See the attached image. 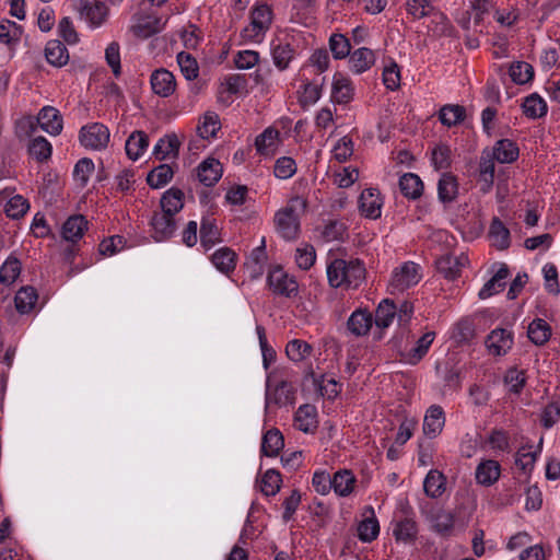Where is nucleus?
<instances>
[{
    "label": "nucleus",
    "instance_id": "obj_23",
    "mask_svg": "<svg viewBox=\"0 0 560 560\" xmlns=\"http://www.w3.org/2000/svg\"><path fill=\"white\" fill-rule=\"evenodd\" d=\"M353 89L351 81L341 73H336L332 82L331 98L338 104H347L351 101Z\"/></svg>",
    "mask_w": 560,
    "mask_h": 560
},
{
    "label": "nucleus",
    "instance_id": "obj_22",
    "mask_svg": "<svg viewBox=\"0 0 560 560\" xmlns=\"http://www.w3.org/2000/svg\"><path fill=\"white\" fill-rule=\"evenodd\" d=\"M399 188L406 198L416 200L422 196L424 185L418 175L406 173L399 179Z\"/></svg>",
    "mask_w": 560,
    "mask_h": 560
},
{
    "label": "nucleus",
    "instance_id": "obj_51",
    "mask_svg": "<svg viewBox=\"0 0 560 560\" xmlns=\"http://www.w3.org/2000/svg\"><path fill=\"white\" fill-rule=\"evenodd\" d=\"M28 154L38 162L48 160L51 155V144L44 138H34L28 144Z\"/></svg>",
    "mask_w": 560,
    "mask_h": 560
},
{
    "label": "nucleus",
    "instance_id": "obj_33",
    "mask_svg": "<svg viewBox=\"0 0 560 560\" xmlns=\"http://www.w3.org/2000/svg\"><path fill=\"white\" fill-rule=\"evenodd\" d=\"M445 485V476L441 471L432 469L428 472L424 479L423 489L428 497L435 499L444 493Z\"/></svg>",
    "mask_w": 560,
    "mask_h": 560
},
{
    "label": "nucleus",
    "instance_id": "obj_58",
    "mask_svg": "<svg viewBox=\"0 0 560 560\" xmlns=\"http://www.w3.org/2000/svg\"><path fill=\"white\" fill-rule=\"evenodd\" d=\"M28 208V201L24 197L16 195L7 202L5 213L11 219H20L24 217Z\"/></svg>",
    "mask_w": 560,
    "mask_h": 560
},
{
    "label": "nucleus",
    "instance_id": "obj_30",
    "mask_svg": "<svg viewBox=\"0 0 560 560\" xmlns=\"http://www.w3.org/2000/svg\"><path fill=\"white\" fill-rule=\"evenodd\" d=\"M375 62L374 52L365 47L354 50L350 55L349 63L355 73H362L369 70Z\"/></svg>",
    "mask_w": 560,
    "mask_h": 560
},
{
    "label": "nucleus",
    "instance_id": "obj_38",
    "mask_svg": "<svg viewBox=\"0 0 560 560\" xmlns=\"http://www.w3.org/2000/svg\"><path fill=\"white\" fill-rule=\"evenodd\" d=\"M435 338L434 331H428L417 340L413 348L406 354L405 360L410 364H417L428 352Z\"/></svg>",
    "mask_w": 560,
    "mask_h": 560
},
{
    "label": "nucleus",
    "instance_id": "obj_56",
    "mask_svg": "<svg viewBox=\"0 0 560 560\" xmlns=\"http://www.w3.org/2000/svg\"><path fill=\"white\" fill-rule=\"evenodd\" d=\"M452 151L446 144H439L432 150V164L435 170H446L452 164Z\"/></svg>",
    "mask_w": 560,
    "mask_h": 560
},
{
    "label": "nucleus",
    "instance_id": "obj_18",
    "mask_svg": "<svg viewBox=\"0 0 560 560\" xmlns=\"http://www.w3.org/2000/svg\"><path fill=\"white\" fill-rule=\"evenodd\" d=\"M373 324V316L368 311L357 310L347 322V327L357 337L365 336Z\"/></svg>",
    "mask_w": 560,
    "mask_h": 560
},
{
    "label": "nucleus",
    "instance_id": "obj_45",
    "mask_svg": "<svg viewBox=\"0 0 560 560\" xmlns=\"http://www.w3.org/2000/svg\"><path fill=\"white\" fill-rule=\"evenodd\" d=\"M21 269V261L14 256H9L0 268V283L12 284L20 276Z\"/></svg>",
    "mask_w": 560,
    "mask_h": 560
},
{
    "label": "nucleus",
    "instance_id": "obj_43",
    "mask_svg": "<svg viewBox=\"0 0 560 560\" xmlns=\"http://www.w3.org/2000/svg\"><path fill=\"white\" fill-rule=\"evenodd\" d=\"M174 172L168 164H160L147 176V183L151 188H160L173 178Z\"/></svg>",
    "mask_w": 560,
    "mask_h": 560
},
{
    "label": "nucleus",
    "instance_id": "obj_42",
    "mask_svg": "<svg viewBox=\"0 0 560 560\" xmlns=\"http://www.w3.org/2000/svg\"><path fill=\"white\" fill-rule=\"evenodd\" d=\"M466 117V109L462 105H444L440 109L439 118L447 127L462 122Z\"/></svg>",
    "mask_w": 560,
    "mask_h": 560
},
{
    "label": "nucleus",
    "instance_id": "obj_40",
    "mask_svg": "<svg viewBox=\"0 0 560 560\" xmlns=\"http://www.w3.org/2000/svg\"><path fill=\"white\" fill-rule=\"evenodd\" d=\"M489 236L493 246L503 250L510 246V231L505 228L502 221L493 218L490 224Z\"/></svg>",
    "mask_w": 560,
    "mask_h": 560
},
{
    "label": "nucleus",
    "instance_id": "obj_26",
    "mask_svg": "<svg viewBox=\"0 0 560 560\" xmlns=\"http://www.w3.org/2000/svg\"><path fill=\"white\" fill-rule=\"evenodd\" d=\"M500 477V465L498 462L488 459L481 462L476 469V480L483 486L493 485Z\"/></svg>",
    "mask_w": 560,
    "mask_h": 560
},
{
    "label": "nucleus",
    "instance_id": "obj_64",
    "mask_svg": "<svg viewBox=\"0 0 560 560\" xmlns=\"http://www.w3.org/2000/svg\"><path fill=\"white\" fill-rule=\"evenodd\" d=\"M94 171V163L89 158H83L78 161V163L74 166V177L75 179L80 180L81 186H85L89 182L90 175Z\"/></svg>",
    "mask_w": 560,
    "mask_h": 560
},
{
    "label": "nucleus",
    "instance_id": "obj_20",
    "mask_svg": "<svg viewBox=\"0 0 560 560\" xmlns=\"http://www.w3.org/2000/svg\"><path fill=\"white\" fill-rule=\"evenodd\" d=\"M445 422L443 409L440 406H431L423 420V433L429 438H435Z\"/></svg>",
    "mask_w": 560,
    "mask_h": 560
},
{
    "label": "nucleus",
    "instance_id": "obj_11",
    "mask_svg": "<svg viewBox=\"0 0 560 560\" xmlns=\"http://www.w3.org/2000/svg\"><path fill=\"white\" fill-rule=\"evenodd\" d=\"M223 168L221 163L213 158L206 159L197 167V177L199 182L207 187L215 185L221 178Z\"/></svg>",
    "mask_w": 560,
    "mask_h": 560
},
{
    "label": "nucleus",
    "instance_id": "obj_63",
    "mask_svg": "<svg viewBox=\"0 0 560 560\" xmlns=\"http://www.w3.org/2000/svg\"><path fill=\"white\" fill-rule=\"evenodd\" d=\"M37 128L36 119L32 116H25L16 120L15 135L20 140L31 137Z\"/></svg>",
    "mask_w": 560,
    "mask_h": 560
},
{
    "label": "nucleus",
    "instance_id": "obj_36",
    "mask_svg": "<svg viewBox=\"0 0 560 560\" xmlns=\"http://www.w3.org/2000/svg\"><path fill=\"white\" fill-rule=\"evenodd\" d=\"M518 148L516 143L509 139L497 141L492 156L500 163H512L518 158Z\"/></svg>",
    "mask_w": 560,
    "mask_h": 560
},
{
    "label": "nucleus",
    "instance_id": "obj_14",
    "mask_svg": "<svg viewBox=\"0 0 560 560\" xmlns=\"http://www.w3.org/2000/svg\"><path fill=\"white\" fill-rule=\"evenodd\" d=\"M381 207L382 201L377 189L366 188L361 192L359 208L366 218H378L381 215Z\"/></svg>",
    "mask_w": 560,
    "mask_h": 560
},
{
    "label": "nucleus",
    "instance_id": "obj_41",
    "mask_svg": "<svg viewBox=\"0 0 560 560\" xmlns=\"http://www.w3.org/2000/svg\"><path fill=\"white\" fill-rule=\"evenodd\" d=\"M45 55L47 61L57 67L66 65L69 59L66 46L59 40L48 42L45 48Z\"/></svg>",
    "mask_w": 560,
    "mask_h": 560
},
{
    "label": "nucleus",
    "instance_id": "obj_60",
    "mask_svg": "<svg viewBox=\"0 0 560 560\" xmlns=\"http://www.w3.org/2000/svg\"><path fill=\"white\" fill-rule=\"evenodd\" d=\"M22 35V27L12 21L0 23V40L5 44L18 42Z\"/></svg>",
    "mask_w": 560,
    "mask_h": 560
},
{
    "label": "nucleus",
    "instance_id": "obj_9",
    "mask_svg": "<svg viewBox=\"0 0 560 560\" xmlns=\"http://www.w3.org/2000/svg\"><path fill=\"white\" fill-rule=\"evenodd\" d=\"M294 400V389L291 383L287 381H280L271 388L270 384H267L266 392V407L271 404L281 406L291 404Z\"/></svg>",
    "mask_w": 560,
    "mask_h": 560
},
{
    "label": "nucleus",
    "instance_id": "obj_27",
    "mask_svg": "<svg viewBox=\"0 0 560 560\" xmlns=\"http://www.w3.org/2000/svg\"><path fill=\"white\" fill-rule=\"evenodd\" d=\"M149 145V137L144 131H133L126 141V153L132 161L138 160Z\"/></svg>",
    "mask_w": 560,
    "mask_h": 560
},
{
    "label": "nucleus",
    "instance_id": "obj_49",
    "mask_svg": "<svg viewBox=\"0 0 560 560\" xmlns=\"http://www.w3.org/2000/svg\"><path fill=\"white\" fill-rule=\"evenodd\" d=\"M510 77L516 84H525L534 77V68L525 61L513 62L510 67Z\"/></svg>",
    "mask_w": 560,
    "mask_h": 560
},
{
    "label": "nucleus",
    "instance_id": "obj_29",
    "mask_svg": "<svg viewBox=\"0 0 560 560\" xmlns=\"http://www.w3.org/2000/svg\"><path fill=\"white\" fill-rule=\"evenodd\" d=\"M429 520L432 528L439 534L450 533L454 527V515L442 508L432 510Z\"/></svg>",
    "mask_w": 560,
    "mask_h": 560
},
{
    "label": "nucleus",
    "instance_id": "obj_10",
    "mask_svg": "<svg viewBox=\"0 0 560 560\" xmlns=\"http://www.w3.org/2000/svg\"><path fill=\"white\" fill-rule=\"evenodd\" d=\"M36 122L42 129L52 136H58L63 128L62 116L59 110L52 106L43 107L38 113Z\"/></svg>",
    "mask_w": 560,
    "mask_h": 560
},
{
    "label": "nucleus",
    "instance_id": "obj_13",
    "mask_svg": "<svg viewBox=\"0 0 560 560\" xmlns=\"http://www.w3.org/2000/svg\"><path fill=\"white\" fill-rule=\"evenodd\" d=\"M459 192V184L457 177L451 172H444L438 182L439 200L446 205L456 200Z\"/></svg>",
    "mask_w": 560,
    "mask_h": 560
},
{
    "label": "nucleus",
    "instance_id": "obj_52",
    "mask_svg": "<svg viewBox=\"0 0 560 560\" xmlns=\"http://www.w3.org/2000/svg\"><path fill=\"white\" fill-rule=\"evenodd\" d=\"M294 57V49L290 44L279 43L272 48V58L276 67L280 70L288 68L290 61Z\"/></svg>",
    "mask_w": 560,
    "mask_h": 560
},
{
    "label": "nucleus",
    "instance_id": "obj_32",
    "mask_svg": "<svg viewBox=\"0 0 560 560\" xmlns=\"http://www.w3.org/2000/svg\"><path fill=\"white\" fill-rule=\"evenodd\" d=\"M211 261L218 270L229 275L235 269L236 266V254L229 247L219 248L211 256Z\"/></svg>",
    "mask_w": 560,
    "mask_h": 560
},
{
    "label": "nucleus",
    "instance_id": "obj_3",
    "mask_svg": "<svg viewBox=\"0 0 560 560\" xmlns=\"http://www.w3.org/2000/svg\"><path fill=\"white\" fill-rule=\"evenodd\" d=\"M110 133L108 128L100 122L85 125L80 129V143L91 150H103L109 142Z\"/></svg>",
    "mask_w": 560,
    "mask_h": 560
},
{
    "label": "nucleus",
    "instance_id": "obj_57",
    "mask_svg": "<svg viewBox=\"0 0 560 560\" xmlns=\"http://www.w3.org/2000/svg\"><path fill=\"white\" fill-rule=\"evenodd\" d=\"M221 128L219 116L215 113L207 112L203 116V121L198 126L199 136L203 139H209L217 135Z\"/></svg>",
    "mask_w": 560,
    "mask_h": 560
},
{
    "label": "nucleus",
    "instance_id": "obj_62",
    "mask_svg": "<svg viewBox=\"0 0 560 560\" xmlns=\"http://www.w3.org/2000/svg\"><path fill=\"white\" fill-rule=\"evenodd\" d=\"M275 175L278 178L287 179L292 177L296 172V164L292 158L282 156L276 161Z\"/></svg>",
    "mask_w": 560,
    "mask_h": 560
},
{
    "label": "nucleus",
    "instance_id": "obj_39",
    "mask_svg": "<svg viewBox=\"0 0 560 560\" xmlns=\"http://www.w3.org/2000/svg\"><path fill=\"white\" fill-rule=\"evenodd\" d=\"M38 299L37 292L33 287L21 288L14 298L16 311L21 314L30 313Z\"/></svg>",
    "mask_w": 560,
    "mask_h": 560
},
{
    "label": "nucleus",
    "instance_id": "obj_50",
    "mask_svg": "<svg viewBox=\"0 0 560 560\" xmlns=\"http://www.w3.org/2000/svg\"><path fill=\"white\" fill-rule=\"evenodd\" d=\"M396 315V306L393 301L384 300L380 303L375 312V324L380 328H386L390 325Z\"/></svg>",
    "mask_w": 560,
    "mask_h": 560
},
{
    "label": "nucleus",
    "instance_id": "obj_6",
    "mask_svg": "<svg viewBox=\"0 0 560 560\" xmlns=\"http://www.w3.org/2000/svg\"><path fill=\"white\" fill-rule=\"evenodd\" d=\"M268 284L273 293L292 298L298 294V282L289 277L281 268H276L268 275Z\"/></svg>",
    "mask_w": 560,
    "mask_h": 560
},
{
    "label": "nucleus",
    "instance_id": "obj_1",
    "mask_svg": "<svg viewBox=\"0 0 560 560\" xmlns=\"http://www.w3.org/2000/svg\"><path fill=\"white\" fill-rule=\"evenodd\" d=\"M332 288L355 289L365 279V267L359 259H334L327 267Z\"/></svg>",
    "mask_w": 560,
    "mask_h": 560
},
{
    "label": "nucleus",
    "instance_id": "obj_53",
    "mask_svg": "<svg viewBox=\"0 0 560 560\" xmlns=\"http://www.w3.org/2000/svg\"><path fill=\"white\" fill-rule=\"evenodd\" d=\"M380 533V524L377 520L372 516L360 522L358 526V537L361 541L371 542L375 540Z\"/></svg>",
    "mask_w": 560,
    "mask_h": 560
},
{
    "label": "nucleus",
    "instance_id": "obj_19",
    "mask_svg": "<svg viewBox=\"0 0 560 560\" xmlns=\"http://www.w3.org/2000/svg\"><path fill=\"white\" fill-rule=\"evenodd\" d=\"M86 229L88 221L85 218L82 214H75L68 218L63 223L61 234L66 241L75 243L83 236Z\"/></svg>",
    "mask_w": 560,
    "mask_h": 560
},
{
    "label": "nucleus",
    "instance_id": "obj_2",
    "mask_svg": "<svg viewBox=\"0 0 560 560\" xmlns=\"http://www.w3.org/2000/svg\"><path fill=\"white\" fill-rule=\"evenodd\" d=\"M307 207L306 199L302 197L291 198L288 205L277 212L275 222L278 231L285 240H294L299 235V210L304 212Z\"/></svg>",
    "mask_w": 560,
    "mask_h": 560
},
{
    "label": "nucleus",
    "instance_id": "obj_15",
    "mask_svg": "<svg viewBox=\"0 0 560 560\" xmlns=\"http://www.w3.org/2000/svg\"><path fill=\"white\" fill-rule=\"evenodd\" d=\"M486 345L492 354H505L513 345L512 334L503 328L494 329L488 336Z\"/></svg>",
    "mask_w": 560,
    "mask_h": 560
},
{
    "label": "nucleus",
    "instance_id": "obj_34",
    "mask_svg": "<svg viewBox=\"0 0 560 560\" xmlns=\"http://www.w3.org/2000/svg\"><path fill=\"white\" fill-rule=\"evenodd\" d=\"M165 22L156 15H147L141 18L133 26L135 33L143 38L150 37L163 30Z\"/></svg>",
    "mask_w": 560,
    "mask_h": 560
},
{
    "label": "nucleus",
    "instance_id": "obj_59",
    "mask_svg": "<svg viewBox=\"0 0 560 560\" xmlns=\"http://www.w3.org/2000/svg\"><path fill=\"white\" fill-rule=\"evenodd\" d=\"M281 475L275 469L265 472L261 479V491L266 495H275L280 490Z\"/></svg>",
    "mask_w": 560,
    "mask_h": 560
},
{
    "label": "nucleus",
    "instance_id": "obj_4",
    "mask_svg": "<svg viewBox=\"0 0 560 560\" xmlns=\"http://www.w3.org/2000/svg\"><path fill=\"white\" fill-rule=\"evenodd\" d=\"M272 11L267 4L257 5L250 14V24L243 31V36L248 39H256L264 34L271 25Z\"/></svg>",
    "mask_w": 560,
    "mask_h": 560
},
{
    "label": "nucleus",
    "instance_id": "obj_35",
    "mask_svg": "<svg viewBox=\"0 0 560 560\" xmlns=\"http://www.w3.org/2000/svg\"><path fill=\"white\" fill-rule=\"evenodd\" d=\"M180 142L175 133H168L160 139L154 147V155L158 160L163 161L170 155L177 156Z\"/></svg>",
    "mask_w": 560,
    "mask_h": 560
},
{
    "label": "nucleus",
    "instance_id": "obj_54",
    "mask_svg": "<svg viewBox=\"0 0 560 560\" xmlns=\"http://www.w3.org/2000/svg\"><path fill=\"white\" fill-rule=\"evenodd\" d=\"M177 62L184 77L191 81L199 74L197 60L188 52L182 51L177 55Z\"/></svg>",
    "mask_w": 560,
    "mask_h": 560
},
{
    "label": "nucleus",
    "instance_id": "obj_17",
    "mask_svg": "<svg viewBox=\"0 0 560 560\" xmlns=\"http://www.w3.org/2000/svg\"><path fill=\"white\" fill-rule=\"evenodd\" d=\"M184 197L185 195L179 188L172 187L166 190L160 200L162 212L175 217L184 208Z\"/></svg>",
    "mask_w": 560,
    "mask_h": 560
},
{
    "label": "nucleus",
    "instance_id": "obj_21",
    "mask_svg": "<svg viewBox=\"0 0 560 560\" xmlns=\"http://www.w3.org/2000/svg\"><path fill=\"white\" fill-rule=\"evenodd\" d=\"M294 421L300 431L305 433L314 431L317 428L315 406L310 404L300 406L295 412Z\"/></svg>",
    "mask_w": 560,
    "mask_h": 560
},
{
    "label": "nucleus",
    "instance_id": "obj_31",
    "mask_svg": "<svg viewBox=\"0 0 560 560\" xmlns=\"http://www.w3.org/2000/svg\"><path fill=\"white\" fill-rule=\"evenodd\" d=\"M527 336L536 346H544L551 337V327L545 319L536 318L528 325Z\"/></svg>",
    "mask_w": 560,
    "mask_h": 560
},
{
    "label": "nucleus",
    "instance_id": "obj_25",
    "mask_svg": "<svg viewBox=\"0 0 560 560\" xmlns=\"http://www.w3.org/2000/svg\"><path fill=\"white\" fill-rule=\"evenodd\" d=\"M284 446V439L278 429L268 430L261 442V453L268 457H275Z\"/></svg>",
    "mask_w": 560,
    "mask_h": 560
},
{
    "label": "nucleus",
    "instance_id": "obj_8",
    "mask_svg": "<svg viewBox=\"0 0 560 560\" xmlns=\"http://www.w3.org/2000/svg\"><path fill=\"white\" fill-rule=\"evenodd\" d=\"M151 86L156 95L168 97L175 92L176 81L172 72L161 68L151 74Z\"/></svg>",
    "mask_w": 560,
    "mask_h": 560
},
{
    "label": "nucleus",
    "instance_id": "obj_44",
    "mask_svg": "<svg viewBox=\"0 0 560 560\" xmlns=\"http://www.w3.org/2000/svg\"><path fill=\"white\" fill-rule=\"evenodd\" d=\"M524 114L528 118H540L547 113L546 102L536 93L527 96L522 105Z\"/></svg>",
    "mask_w": 560,
    "mask_h": 560
},
{
    "label": "nucleus",
    "instance_id": "obj_37",
    "mask_svg": "<svg viewBox=\"0 0 560 560\" xmlns=\"http://www.w3.org/2000/svg\"><path fill=\"white\" fill-rule=\"evenodd\" d=\"M393 535L397 541L412 544L417 539L418 527L413 520L404 518L396 523Z\"/></svg>",
    "mask_w": 560,
    "mask_h": 560
},
{
    "label": "nucleus",
    "instance_id": "obj_12",
    "mask_svg": "<svg viewBox=\"0 0 560 560\" xmlns=\"http://www.w3.org/2000/svg\"><path fill=\"white\" fill-rule=\"evenodd\" d=\"M78 9L93 26H100L104 23L107 14L108 8L102 1H94L90 3L88 0H78Z\"/></svg>",
    "mask_w": 560,
    "mask_h": 560
},
{
    "label": "nucleus",
    "instance_id": "obj_48",
    "mask_svg": "<svg viewBox=\"0 0 560 560\" xmlns=\"http://www.w3.org/2000/svg\"><path fill=\"white\" fill-rule=\"evenodd\" d=\"M438 271L448 280H454L459 276L460 268L456 257L452 255H445L440 257L436 262Z\"/></svg>",
    "mask_w": 560,
    "mask_h": 560
},
{
    "label": "nucleus",
    "instance_id": "obj_7",
    "mask_svg": "<svg viewBox=\"0 0 560 560\" xmlns=\"http://www.w3.org/2000/svg\"><path fill=\"white\" fill-rule=\"evenodd\" d=\"M150 224L152 226V237L156 242H163L172 237L176 231V220L174 215H167L165 212H154Z\"/></svg>",
    "mask_w": 560,
    "mask_h": 560
},
{
    "label": "nucleus",
    "instance_id": "obj_16",
    "mask_svg": "<svg viewBox=\"0 0 560 560\" xmlns=\"http://www.w3.org/2000/svg\"><path fill=\"white\" fill-rule=\"evenodd\" d=\"M221 232L217 224L215 219L212 218H202L200 225V244L201 246L208 250L212 248L215 244L220 243Z\"/></svg>",
    "mask_w": 560,
    "mask_h": 560
},
{
    "label": "nucleus",
    "instance_id": "obj_61",
    "mask_svg": "<svg viewBox=\"0 0 560 560\" xmlns=\"http://www.w3.org/2000/svg\"><path fill=\"white\" fill-rule=\"evenodd\" d=\"M329 46L336 59H342L350 54V43L342 34L331 35Z\"/></svg>",
    "mask_w": 560,
    "mask_h": 560
},
{
    "label": "nucleus",
    "instance_id": "obj_5",
    "mask_svg": "<svg viewBox=\"0 0 560 560\" xmlns=\"http://www.w3.org/2000/svg\"><path fill=\"white\" fill-rule=\"evenodd\" d=\"M420 281L419 266L412 261L405 262L396 270L390 280L393 292H404Z\"/></svg>",
    "mask_w": 560,
    "mask_h": 560
},
{
    "label": "nucleus",
    "instance_id": "obj_46",
    "mask_svg": "<svg viewBox=\"0 0 560 560\" xmlns=\"http://www.w3.org/2000/svg\"><path fill=\"white\" fill-rule=\"evenodd\" d=\"M355 478L349 470L337 471L331 479V487L335 492L345 497L351 493Z\"/></svg>",
    "mask_w": 560,
    "mask_h": 560
},
{
    "label": "nucleus",
    "instance_id": "obj_55",
    "mask_svg": "<svg viewBox=\"0 0 560 560\" xmlns=\"http://www.w3.org/2000/svg\"><path fill=\"white\" fill-rule=\"evenodd\" d=\"M279 137V131L275 128H267L255 139V147L258 153L266 155L269 149L276 144Z\"/></svg>",
    "mask_w": 560,
    "mask_h": 560
},
{
    "label": "nucleus",
    "instance_id": "obj_24",
    "mask_svg": "<svg viewBox=\"0 0 560 560\" xmlns=\"http://www.w3.org/2000/svg\"><path fill=\"white\" fill-rule=\"evenodd\" d=\"M510 270L506 265H502L495 275L488 280L482 289L479 291L480 299H488L495 293H499L505 287L504 280L509 277Z\"/></svg>",
    "mask_w": 560,
    "mask_h": 560
},
{
    "label": "nucleus",
    "instance_id": "obj_28",
    "mask_svg": "<svg viewBox=\"0 0 560 560\" xmlns=\"http://www.w3.org/2000/svg\"><path fill=\"white\" fill-rule=\"evenodd\" d=\"M494 158L492 154H482L479 162V179L481 183V191L488 192L494 180Z\"/></svg>",
    "mask_w": 560,
    "mask_h": 560
},
{
    "label": "nucleus",
    "instance_id": "obj_47",
    "mask_svg": "<svg viewBox=\"0 0 560 560\" xmlns=\"http://www.w3.org/2000/svg\"><path fill=\"white\" fill-rule=\"evenodd\" d=\"M313 347L300 339H293L288 342L285 353L291 361L301 362L311 355Z\"/></svg>",
    "mask_w": 560,
    "mask_h": 560
}]
</instances>
